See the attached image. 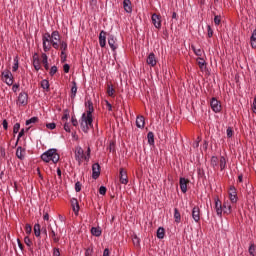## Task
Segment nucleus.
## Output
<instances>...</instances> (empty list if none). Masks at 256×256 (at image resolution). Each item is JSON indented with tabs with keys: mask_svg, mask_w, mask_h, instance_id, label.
Masks as SVG:
<instances>
[{
	"mask_svg": "<svg viewBox=\"0 0 256 256\" xmlns=\"http://www.w3.org/2000/svg\"><path fill=\"white\" fill-rule=\"evenodd\" d=\"M111 252L109 251V248H106L103 252V256H110Z\"/></svg>",
	"mask_w": 256,
	"mask_h": 256,
	"instance_id": "64",
	"label": "nucleus"
},
{
	"mask_svg": "<svg viewBox=\"0 0 256 256\" xmlns=\"http://www.w3.org/2000/svg\"><path fill=\"white\" fill-rule=\"evenodd\" d=\"M2 78L4 79V83L11 87L13 85L15 78L13 77V74L9 70H5L2 72Z\"/></svg>",
	"mask_w": 256,
	"mask_h": 256,
	"instance_id": "5",
	"label": "nucleus"
},
{
	"mask_svg": "<svg viewBox=\"0 0 256 256\" xmlns=\"http://www.w3.org/2000/svg\"><path fill=\"white\" fill-rule=\"evenodd\" d=\"M214 201H215L216 213H217L218 217H222L223 216V204L221 203V200L219 199V197L214 198Z\"/></svg>",
	"mask_w": 256,
	"mask_h": 256,
	"instance_id": "8",
	"label": "nucleus"
},
{
	"mask_svg": "<svg viewBox=\"0 0 256 256\" xmlns=\"http://www.w3.org/2000/svg\"><path fill=\"white\" fill-rule=\"evenodd\" d=\"M75 159L78 161V164L81 165L83 161H86V163H89V160L91 159V147L87 148L86 154L83 148L81 146H77L75 148Z\"/></svg>",
	"mask_w": 256,
	"mask_h": 256,
	"instance_id": "1",
	"label": "nucleus"
},
{
	"mask_svg": "<svg viewBox=\"0 0 256 256\" xmlns=\"http://www.w3.org/2000/svg\"><path fill=\"white\" fill-rule=\"evenodd\" d=\"M75 191L76 193H79L81 191V182L75 183Z\"/></svg>",
	"mask_w": 256,
	"mask_h": 256,
	"instance_id": "57",
	"label": "nucleus"
},
{
	"mask_svg": "<svg viewBox=\"0 0 256 256\" xmlns=\"http://www.w3.org/2000/svg\"><path fill=\"white\" fill-rule=\"evenodd\" d=\"M34 235L35 237H41V225L39 223L34 225Z\"/></svg>",
	"mask_w": 256,
	"mask_h": 256,
	"instance_id": "34",
	"label": "nucleus"
},
{
	"mask_svg": "<svg viewBox=\"0 0 256 256\" xmlns=\"http://www.w3.org/2000/svg\"><path fill=\"white\" fill-rule=\"evenodd\" d=\"M19 129H21V124L19 123L14 124V127H13L14 135H16V133H19Z\"/></svg>",
	"mask_w": 256,
	"mask_h": 256,
	"instance_id": "47",
	"label": "nucleus"
},
{
	"mask_svg": "<svg viewBox=\"0 0 256 256\" xmlns=\"http://www.w3.org/2000/svg\"><path fill=\"white\" fill-rule=\"evenodd\" d=\"M2 125H3V128L5 129V131H7V129H9V122H7L6 119L3 120Z\"/></svg>",
	"mask_w": 256,
	"mask_h": 256,
	"instance_id": "59",
	"label": "nucleus"
},
{
	"mask_svg": "<svg viewBox=\"0 0 256 256\" xmlns=\"http://www.w3.org/2000/svg\"><path fill=\"white\" fill-rule=\"evenodd\" d=\"M146 63L151 67H155V65H157V58H155V53L152 52L148 55Z\"/></svg>",
	"mask_w": 256,
	"mask_h": 256,
	"instance_id": "16",
	"label": "nucleus"
},
{
	"mask_svg": "<svg viewBox=\"0 0 256 256\" xmlns=\"http://www.w3.org/2000/svg\"><path fill=\"white\" fill-rule=\"evenodd\" d=\"M252 109H253V113H256V95H255V97H254Z\"/></svg>",
	"mask_w": 256,
	"mask_h": 256,
	"instance_id": "63",
	"label": "nucleus"
},
{
	"mask_svg": "<svg viewBox=\"0 0 256 256\" xmlns=\"http://www.w3.org/2000/svg\"><path fill=\"white\" fill-rule=\"evenodd\" d=\"M101 175V165L99 163H94L92 165V179H99Z\"/></svg>",
	"mask_w": 256,
	"mask_h": 256,
	"instance_id": "7",
	"label": "nucleus"
},
{
	"mask_svg": "<svg viewBox=\"0 0 256 256\" xmlns=\"http://www.w3.org/2000/svg\"><path fill=\"white\" fill-rule=\"evenodd\" d=\"M227 165V160L225 159V156L220 157V169L223 171Z\"/></svg>",
	"mask_w": 256,
	"mask_h": 256,
	"instance_id": "39",
	"label": "nucleus"
},
{
	"mask_svg": "<svg viewBox=\"0 0 256 256\" xmlns=\"http://www.w3.org/2000/svg\"><path fill=\"white\" fill-rule=\"evenodd\" d=\"M55 73H57V66H52L49 72V75L51 77H53V75H55Z\"/></svg>",
	"mask_w": 256,
	"mask_h": 256,
	"instance_id": "54",
	"label": "nucleus"
},
{
	"mask_svg": "<svg viewBox=\"0 0 256 256\" xmlns=\"http://www.w3.org/2000/svg\"><path fill=\"white\" fill-rule=\"evenodd\" d=\"M210 105H211V108L214 111V113H220L221 103L216 98L211 99Z\"/></svg>",
	"mask_w": 256,
	"mask_h": 256,
	"instance_id": "11",
	"label": "nucleus"
},
{
	"mask_svg": "<svg viewBox=\"0 0 256 256\" xmlns=\"http://www.w3.org/2000/svg\"><path fill=\"white\" fill-rule=\"evenodd\" d=\"M50 231H51V235L54 243H59L61 238L57 237V234L55 233V230H53V228H50Z\"/></svg>",
	"mask_w": 256,
	"mask_h": 256,
	"instance_id": "40",
	"label": "nucleus"
},
{
	"mask_svg": "<svg viewBox=\"0 0 256 256\" xmlns=\"http://www.w3.org/2000/svg\"><path fill=\"white\" fill-rule=\"evenodd\" d=\"M60 49H61V51H63L65 53V51H67V42L61 41L60 42Z\"/></svg>",
	"mask_w": 256,
	"mask_h": 256,
	"instance_id": "46",
	"label": "nucleus"
},
{
	"mask_svg": "<svg viewBox=\"0 0 256 256\" xmlns=\"http://www.w3.org/2000/svg\"><path fill=\"white\" fill-rule=\"evenodd\" d=\"M108 44L112 51H117V44L115 42V37L109 36L108 37Z\"/></svg>",
	"mask_w": 256,
	"mask_h": 256,
	"instance_id": "23",
	"label": "nucleus"
},
{
	"mask_svg": "<svg viewBox=\"0 0 256 256\" xmlns=\"http://www.w3.org/2000/svg\"><path fill=\"white\" fill-rule=\"evenodd\" d=\"M29 100V95L27 94V92H21L18 96V103H20V105H27Z\"/></svg>",
	"mask_w": 256,
	"mask_h": 256,
	"instance_id": "14",
	"label": "nucleus"
},
{
	"mask_svg": "<svg viewBox=\"0 0 256 256\" xmlns=\"http://www.w3.org/2000/svg\"><path fill=\"white\" fill-rule=\"evenodd\" d=\"M33 67L36 71H39V69H41V61L39 60V58H34Z\"/></svg>",
	"mask_w": 256,
	"mask_h": 256,
	"instance_id": "38",
	"label": "nucleus"
},
{
	"mask_svg": "<svg viewBox=\"0 0 256 256\" xmlns=\"http://www.w3.org/2000/svg\"><path fill=\"white\" fill-rule=\"evenodd\" d=\"M75 97H77V82L72 81L71 99H75Z\"/></svg>",
	"mask_w": 256,
	"mask_h": 256,
	"instance_id": "26",
	"label": "nucleus"
},
{
	"mask_svg": "<svg viewBox=\"0 0 256 256\" xmlns=\"http://www.w3.org/2000/svg\"><path fill=\"white\" fill-rule=\"evenodd\" d=\"M179 183H180V189L182 193H187V183H189V180L181 177Z\"/></svg>",
	"mask_w": 256,
	"mask_h": 256,
	"instance_id": "18",
	"label": "nucleus"
},
{
	"mask_svg": "<svg viewBox=\"0 0 256 256\" xmlns=\"http://www.w3.org/2000/svg\"><path fill=\"white\" fill-rule=\"evenodd\" d=\"M207 35H208L209 39H211V37H213V28H211V25L207 26Z\"/></svg>",
	"mask_w": 256,
	"mask_h": 256,
	"instance_id": "48",
	"label": "nucleus"
},
{
	"mask_svg": "<svg viewBox=\"0 0 256 256\" xmlns=\"http://www.w3.org/2000/svg\"><path fill=\"white\" fill-rule=\"evenodd\" d=\"M42 41H43V49L45 53H47L48 51H51V45L54 49H59V43L51 39V34H49V32H46L42 36Z\"/></svg>",
	"mask_w": 256,
	"mask_h": 256,
	"instance_id": "3",
	"label": "nucleus"
},
{
	"mask_svg": "<svg viewBox=\"0 0 256 256\" xmlns=\"http://www.w3.org/2000/svg\"><path fill=\"white\" fill-rule=\"evenodd\" d=\"M70 69H71V66H69V64H64L63 66L64 73H69Z\"/></svg>",
	"mask_w": 256,
	"mask_h": 256,
	"instance_id": "58",
	"label": "nucleus"
},
{
	"mask_svg": "<svg viewBox=\"0 0 256 256\" xmlns=\"http://www.w3.org/2000/svg\"><path fill=\"white\" fill-rule=\"evenodd\" d=\"M152 23L156 29H161V15L154 13L152 15Z\"/></svg>",
	"mask_w": 256,
	"mask_h": 256,
	"instance_id": "15",
	"label": "nucleus"
},
{
	"mask_svg": "<svg viewBox=\"0 0 256 256\" xmlns=\"http://www.w3.org/2000/svg\"><path fill=\"white\" fill-rule=\"evenodd\" d=\"M33 228L31 227V224H26L25 226V232L27 235H29L30 233H32Z\"/></svg>",
	"mask_w": 256,
	"mask_h": 256,
	"instance_id": "50",
	"label": "nucleus"
},
{
	"mask_svg": "<svg viewBox=\"0 0 256 256\" xmlns=\"http://www.w3.org/2000/svg\"><path fill=\"white\" fill-rule=\"evenodd\" d=\"M147 139L149 145H155V134H153V132H148Z\"/></svg>",
	"mask_w": 256,
	"mask_h": 256,
	"instance_id": "33",
	"label": "nucleus"
},
{
	"mask_svg": "<svg viewBox=\"0 0 256 256\" xmlns=\"http://www.w3.org/2000/svg\"><path fill=\"white\" fill-rule=\"evenodd\" d=\"M49 39H52V41H61V36L59 35V31H53Z\"/></svg>",
	"mask_w": 256,
	"mask_h": 256,
	"instance_id": "32",
	"label": "nucleus"
},
{
	"mask_svg": "<svg viewBox=\"0 0 256 256\" xmlns=\"http://www.w3.org/2000/svg\"><path fill=\"white\" fill-rule=\"evenodd\" d=\"M19 87H20L19 83L13 84V86H12V91H13L14 93H17Z\"/></svg>",
	"mask_w": 256,
	"mask_h": 256,
	"instance_id": "62",
	"label": "nucleus"
},
{
	"mask_svg": "<svg viewBox=\"0 0 256 256\" xmlns=\"http://www.w3.org/2000/svg\"><path fill=\"white\" fill-rule=\"evenodd\" d=\"M132 241H133V244L135 245V247H139V245H141V240L137 236H134Z\"/></svg>",
	"mask_w": 256,
	"mask_h": 256,
	"instance_id": "44",
	"label": "nucleus"
},
{
	"mask_svg": "<svg viewBox=\"0 0 256 256\" xmlns=\"http://www.w3.org/2000/svg\"><path fill=\"white\" fill-rule=\"evenodd\" d=\"M91 233L94 237H101L102 231H101V228H99V227H92Z\"/></svg>",
	"mask_w": 256,
	"mask_h": 256,
	"instance_id": "30",
	"label": "nucleus"
},
{
	"mask_svg": "<svg viewBox=\"0 0 256 256\" xmlns=\"http://www.w3.org/2000/svg\"><path fill=\"white\" fill-rule=\"evenodd\" d=\"M64 130L66 131V133H71V127L69 126V123H65L64 124Z\"/></svg>",
	"mask_w": 256,
	"mask_h": 256,
	"instance_id": "60",
	"label": "nucleus"
},
{
	"mask_svg": "<svg viewBox=\"0 0 256 256\" xmlns=\"http://www.w3.org/2000/svg\"><path fill=\"white\" fill-rule=\"evenodd\" d=\"M174 219L175 223H181V212H179V209H174Z\"/></svg>",
	"mask_w": 256,
	"mask_h": 256,
	"instance_id": "31",
	"label": "nucleus"
},
{
	"mask_svg": "<svg viewBox=\"0 0 256 256\" xmlns=\"http://www.w3.org/2000/svg\"><path fill=\"white\" fill-rule=\"evenodd\" d=\"M214 25H216V26L221 25V15L214 16Z\"/></svg>",
	"mask_w": 256,
	"mask_h": 256,
	"instance_id": "43",
	"label": "nucleus"
},
{
	"mask_svg": "<svg viewBox=\"0 0 256 256\" xmlns=\"http://www.w3.org/2000/svg\"><path fill=\"white\" fill-rule=\"evenodd\" d=\"M41 87L42 89H44V91H46L47 93H49V91H51V89L49 88L50 85H49V80L47 79H44L41 81Z\"/></svg>",
	"mask_w": 256,
	"mask_h": 256,
	"instance_id": "27",
	"label": "nucleus"
},
{
	"mask_svg": "<svg viewBox=\"0 0 256 256\" xmlns=\"http://www.w3.org/2000/svg\"><path fill=\"white\" fill-rule=\"evenodd\" d=\"M119 178H120V183H122V185H127V183H129V178L127 176V171L124 168H120Z\"/></svg>",
	"mask_w": 256,
	"mask_h": 256,
	"instance_id": "9",
	"label": "nucleus"
},
{
	"mask_svg": "<svg viewBox=\"0 0 256 256\" xmlns=\"http://www.w3.org/2000/svg\"><path fill=\"white\" fill-rule=\"evenodd\" d=\"M107 95L109 97H113V95H115V88H113V84L107 85Z\"/></svg>",
	"mask_w": 256,
	"mask_h": 256,
	"instance_id": "36",
	"label": "nucleus"
},
{
	"mask_svg": "<svg viewBox=\"0 0 256 256\" xmlns=\"http://www.w3.org/2000/svg\"><path fill=\"white\" fill-rule=\"evenodd\" d=\"M41 159L45 163H49V161H52V163H59L60 156L57 153V149L51 148L41 155Z\"/></svg>",
	"mask_w": 256,
	"mask_h": 256,
	"instance_id": "2",
	"label": "nucleus"
},
{
	"mask_svg": "<svg viewBox=\"0 0 256 256\" xmlns=\"http://www.w3.org/2000/svg\"><path fill=\"white\" fill-rule=\"evenodd\" d=\"M222 211L226 215H230L231 213V205L228 202H224L222 205Z\"/></svg>",
	"mask_w": 256,
	"mask_h": 256,
	"instance_id": "25",
	"label": "nucleus"
},
{
	"mask_svg": "<svg viewBox=\"0 0 256 256\" xmlns=\"http://www.w3.org/2000/svg\"><path fill=\"white\" fill-rule=\"evenodd\" d=\"M23 153H25V149H23L21 146L18 147L16 150V157H18V159L21 161L25 159V155Z\"/></svg>",
	"mask_w": 256,
	"mask_h": 256,
	"instance_id": "24",
	"label": "nucleus"
},
{
	"mask_svg": "<svg viewBox=\"0 0 256 256\" xmlns=\"http://www.w3.org/2000/svg\"><path fill=\"white\" fill-rule=\"evenodd\" d=\"M136 127H138V129H143L145 127V117L144 116H137Z\"/></svg>",
	"mask_w": 256,
	"mask_h": 256,
	"instance_id": "19",
	"label": "nucleus"
},
{
	"mask_svg": "<svg viewBox=\"0 0 256 256\" xmlns=\"http://www.w3.org/2000/svg\"><path fill=\"white\" fill-rule=\"evenodd\" d=\"M99 45L102 48H105L107 45V32L102 30L99 34Z\"/></svg>",
	"mask_w": 256,
	"mask_h": 256,
	"instance_id": "13",
	"label": "nucleus"
},
{
	"mask_svg": "<svg viewBox=\"0 0 256 256\" xmlns=\"http://www.w3.org/2000/svg\"><path fill=\"white\" fill-rule=\"evenodd\" d=\"M46 127H47V129L53 130L57 127V124H55V122L48 123V124H46Z\"/></svg>",
	"mask_w": 256,
	"mask_h": 256,
	"instance_id": "55",
	"label": "nucleus"
},
{
	"mask_svg": "<svg viewBox=\"0 0 256 256\" xmlns=\"http://www.w3.org/2000/svg\"><path fill=\"white\" fill-rule=\"evenodd\" d=\"M67 61V53L61 52V63H65Z\"/></svg>",
	"mask_w": 256,
	"mask_h": 256,
	"instance_id": "56",
	"label": "nucleus"
},
{
	"mask_svg": "<svg viewBox=\"0 0 256 256\" xmlns=\"http://www.w3.org/2000/svg\"><path fill=\"white\" fill-rule=\"evenodd\" d=\"M81 129L84 133H89V129L93 128V121H87V114L83 113L80 123Z\"/></svg>",
	"mask_w": 256,
	"mask_h": 256,
	"instance_id": "4",
	"label": "nucleus"
},
{
	"mask_svg": "<svg viewBox=\"0 0 256 256\" xmlns=\"http://www.w3.org/2000/svg\"><path fill=\"white\" fill-rule=\"evenodd\" d=\"M42 63L44 65L45 70L49 71L48 57H47V54H45V53H42Z\"/></svg>",
	"mask_w": 256,
	"mask_h": 256,
	"instance_id": "29",
	"label": "nucleus"
},
{
	"mask_svg": "<svg viewBox=\"0 0 256 256\" xmlns=\"http://www.w3.org/2000/svg\"><path fill=\"white\" fill-rule=\"evenodd\" d=\"M196 61L201 71H204L205 69H207V62L205 61V59L198 57Z\"/></svg>",
	"mask_w": 256,
	"mask_h": 256,
	"instance_id": "21",
	"label": "nucleus"
},
{
	"mask_svg": "<svg viewBox=\"0 0 256 256\" xmlns=\"http://www.w3.org/2000/svg\"><path fill=\"white\" fill-rule=\"evenodd\" d=\"M24 243L25 245H27V247H31V245H33V242L31 241V238H29V236H26L24 238Z\"/></svg>",
	"mask_w": 256,
	"mask_h": 256,
	"instance_id": "45",
	"label": "nucleus"
},
{
	"mask_svg": "<svg viewBox=\"0 0 256 256\" xmlns=\"http://www.w3.org/2000/svg\"><path fill=\"white\" fill-rule=\"evenodd\" d=\"M86 105H88V110L86 112L87 122L91 123V121H93V112L95 111V108L93 107V102L91 100H88Z\"/></svg>",
	"mask_w": 256,
	"mask_h": 256,
	"instance_id": "6",
	"label": "nucleus"
},
{
	"mask_svg": "<svg viewBox=\"0 0 256 256\" xmlns=\"http://www.w3.org/2000/svg\"><path fill=\"white\" fill-rule=\"evenodd\" d=\"M192 219H194L195 223L201 221V209H199V206H195L192 209Z\"/></svg>",
	"mask_w": 256,
	"mask_h": 256,
	"instance_id": "10",
	"label": "nucleus"
},
{
	"mask_svg": "<svg viewBox=\"0 0 256 256\" xmlns=\"http://www.w3.org/2000/svg\"><path fill=\"white\" fill-rule=\"evenodd\" d=\"M229 199L231 201V203H236L237 202V188H235V186H230L229 189Z\"/></svg>",
	"mask_w": 256,
	"mask_h": 256,
	"instance_id": "12",
	"label": "nucleus"
},
{
	"mask_svg": "<svg viewBox=\"0 0 256 256\" xmlns=\"http://www.w3.org/2000/svg\"><path fill=\"white\" fill-rule=\"evenodd\" d=\"M123 7L126 13H133V6L131 3V0H124L123 1Z\"/></svg>",
	"mask_w": 256,
	"mask_h": 256,
	"instance_id": "17",
	"label": "nucleus"
},
{
	"mask_svg": "<svg viewBox=\"0 0 256 256\" xmlns=\"http://www.w3.org/2000/svg\"><path fill=\"white\" fill-rule=\"evenodd\" d=\"M226 133H227L228 139H231V137H233V128L228 127L226 130Z\"/></svg>",
	"mask_w": 256,
	"mask_h": 256,
	"instance_id": "51",
	"label": "nucleus"
},
{
	"mask_svg": "<svg viewBox=\"0 0 256 256\" xmlns=\"http://www.w3.org/2000/svg\"><path fill=\"white\" fill-rule=\"evenodd\" d=\"M250 43H251L252 49H256V29L253 30L252 32V35L250 37Z\"/></svg>",
	"mask_w": 256,
	"mask_h": 256,
	"instance_id": "28",
	"label": "nucleus"
},
{
	"mask_svg": "<svg viewBox=\"0 0 256 256\" xmlns=\"http://www.w3.org/2000/svg\"><path fill=\"white\" fill-rule=\"evenodd\" d=\"M71 205H72V209L75 213V215H77L79 213V201L77 200V198H72L71 199Z\"/></svg>",
	"mask_w": 256,
	"mask_h": 256,
	"instance_id": "20",
	"label": "nucleus"
},
{
	"mask_svg": "<svg viewBox=\"0 0 256 256\" xmlns=\"http://www.w3.org/2000/svg\"><path fill=\"white\" fill-rule=\"evenodd\" d=\"M71 123L73 127H77L79 125V122L77 121V118L75 116L71 117Z\"/></svg>",
	"mask_w": 256,
	"mask_h": 256,
	"instance_id": "53",
	"label": "nucleus"
},
{
	"mask_svg": "<svg viewBox=\"0 0 256 256\" xmlns=\"http://www.w3.org/2000/svg\"><path fill=\"white\" fill-rule=\"evenodd\" d=\"M53 256H61V252L59 251V248L53 249Z\"/></svg>",
	"mask_w": 256,
	"mask_h": 256,
	"instance_id": "61",
	"label": "nucleus"
},
{
	"mask_svg": "<svg viewBox=\"0 0 256 256\" xmlns=\"http://www.w3.org/2000/svg\"><path fill=\"white\" fill-rule=\"evenodd\" d=\"M38 121H39V118L34 116V117L26 120V125H31V123H37Z\"/></svg>",
	"mask_w": 256,
	"mask_h": 256,
	"instance_id": "42",
	"label": "nucleus"
},
{
	"mask_svg": "<svg viewBox=\"0 0 256 256\" xmlns=\"http://www.w3.org/2000/svg\"><path fill=\"white\" fill-rule=\"evenodd\" d=\"M99 193H100V195H106L107 194V187L101 186L99 188Z\"/></svg>",
	"mask_w": 256,
	"mask_h": 256,
	"instance_id": "52",
	"label": "nucleus"
},
{
	"mask_svg": "<svg viewBox=\"0 0 256 256\" xmlns=\"http://www.w3.org/2000/svg\"><path fill=\"white\" fill-rule=\"evenodd\" d=\"M248 253L251 256H256V245L254 243H251L248 249Z\"/></svg>",
	"mask_w": 256,
	"mask_h": 256,
	"instance_id": "37",
	"label": "nucleus"
},
{
	"mask_svg": "<svg viewBox=\"0 0 256 256\" xmlns=\"http://www.w3.org/2000/svg\"><path fill=\"white\" fill-rule=\"evenodd\" d=\"M110 153H115V142L111 141L108 147Z\"/></svg>",
	"mask_w": 256,
	"mask_h": 256,
	"instance_id": "49",
	"label": "nucleus"
},
{
	"mask_svg": "<svg viewBox=\"0 0 256 256\" xmlns=\"http://www.w3.org/2000/svg\"><path fill=\"white\" fill-rule=\"evenodd\" d=\"M210 165L214 170L219 169V158L217 156H212L210 160Z\"/></svg>",
	"mask_w": 256,
	"mask_h": 256,
	"instance_id": "22",
	"label": "nucleus"
},
{
	"mask_svg": "<svg viewBox=\"0 0 256 256\" xmlns=\"http://www.w3.org/2000/svg\"><path fill=\"white\" fill-rule=\"evenodd\" d=\"M14 65L12 67V71L15 73L19 69V58L16 57L14 58Z\"/></svg>",
	"mask_w": 256,
	"mask_h": 256,
	"instance_id": "41",
	"label": "nucleus"
},
{
	"mask_svg": "<svg viewBox=\"0 0 256 256\" xmlns=\"http://www.w3.org/2000/svg\"><path fill=\"white\" fill-rule=\"evenodd\" d=\"M158 239H165V228L159 227L157 230Z\"/></svg>",
	"mask_w": 256,
	"mask_h": 256,
	"instance_id": "35",
	"label": "nucleus"
}]
</instances>
